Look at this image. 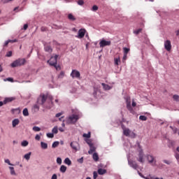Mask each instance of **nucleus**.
<instances>
[{
  "instance_id": "obj_1",
  "label": "nucleus",
  "mask_w": 179,
  "mask_h": 179,
  "mask_svg": "<svg viewBox=\"0 0 179 179\" xmlns=\"http://www.w3.org/2000/svg\"><path fill=\"white\" fill-rule=\"evenodd\" d=\"M47 101V95L44 94H41L40 96L38 98L37 103L38 104H40L41 106H44L45 108H51L52 107V99H50V102L47 105L44 104Z\"/></svg>"
},
{
  "instance_id": "obj_2",
  "label": "nucleus",
  "mask_w": 179,
  "mask_h": 179,
  "mask_svg": "<svg viewBox=\"0 0 179 179\" xmlns=\"http://www.w3.org/2000/svg\"><path fill=\"white\" fill-rule=\"evenodd\" d=\"M79 120V115L73 114L66 118V123L68 125H73L78 122Z\"/></svg>"
},
{
  "instance_id": "obj_3",
  "label": "nucleus",
  "mask_w": 179,
  "mask_h": 179,
  "mask_svg": "<svg viewBox=\"0 0 179 179\" xmlns=\"http://www.w3.org/2000/svg\"><path fill=\"white\" fill-rule=\"evenodd\" d=\"M122 129H123L124 136H131V138H135L136 136L135 133L131 131V130L129 128L125 127L124 124H122Z\"/></svg>"
},
{
  "instance_id": "obj_4",
  "label": "nucleus",
  "mask_w": 179,
  "mask_h": 179,
  "mask_svg": "<svg viewBox=\"0 0 179 179\" xmlns=\"http://www.w3.org/2000/svg\"><path fill=\"white\" fill-rule=\"evenodd\" d=\"M48 64L51 66H55V65L58 64V55H56L55 56L50 57V60L48 61Z\"/></svg>"
},
{
  "instance_id": "obj_5",
  "label": "nucleus",
  "mask_w": 179,
  "mask_h": 179,
  "mask_svg": "<svg viewBox=\"0 0 179 179\" xmlns=\"http://www.w3.org/2000/svg\"><path fill=\"white\" fill-rule=\"evenodd\" d=\"M23 65V59H18L10 64L11 68H17V66H22Z\"/></svg>"
},
{
  "instance_id": "obj_6",
  "label": "nucleus",
  "mask_w": 179,
  "mask_h": 179,
  "mask_svg": "<svg viewBox=\"0 0 179 179\" xmlns=\"http://www.w3.org/2000/svg\"><path fill=\"white\" fill-rule=\"evenodd\" d=\"M137 160L139 162V163H141L143 164L145 163V154H143V150H141L139 151Z\"/></svg>"
},
{
  "instance_id": "obj_7",
  "label": "nucleus",
  "mask_w": 179,
  "mask_h": 179,
  "mask_svg": "<svg viewBox=\"0 0 179 179\" xmlns=\"http://www.w3.org/2000/svg\"><path fill=\"white\" fill-rule=\"evenodd\" d=\"M146 159L150 164H152V166H156V158H155L153 155H147Z\"/></svg>"
},
{
  "instance_id": "obj_8",
  "label": "nucleus",
  "mask_w": 179,
  "mask_h": 179,
  "mask_svg": "<svg viewBox=\"0 0 179 179\" xmlns=\"http://www.w3.org/2000/svg\"><path fill=\"white\" fill-rule=\"evenodd\" d=\"M70 76L73 79H75L76 78L77 79H80V72L78 70H72Z\"/></svg>"
},
{
  "instance_id": "obj_9",
  "label": "nucleus",
  "mask_w": 179,
  "mask_h": 179,
  "mask_svg": "<svg viewBox=\"0 0 179 179\" xmlns=\"http://www.w3.org/2000/svg\"><path fill=\"white\" fill-rule=\"evenodd\" d=\"M99 45L101 48H103V47H106L107 45H111V41H106L104 39L101 40L100 42H99Z\"/></svg>"
},
{
  "instance_id": "obj_10",
  "label": "nucleus",
  "mask_w": 179,
  "mask_h": 179,
  "mask_svg": "<svg viewBox=\"0 0 179 179\" xmlns=\"http://www.w3.org/2000/svg\"><path fill=\"white\" fill-rule=\"evenodd\" d=\"M164 48L166 51H171V41L167 40L164 42Z\"/></svg>"
},
{
  "instance_id": "obj_11",
  "label": "nucleus",
  "mask_w": 179,
  "mask_h": 179,
  "mask_svg": "<svg viewBox=\"0 0 179 179\" xmlns=\"http://www.w3.org/2000/svg\"><path fill=\"white\" fill-rule=\"evenodd\" d=\"M86 34V29H80L78 31V35L76 36L78 38H83L85 37V35Z\"/></svg>"
},
{
  "instance_id": "obj_12",
  "label": "nucleus",
  "mask_w": 179,
  "mask_h": 179,
  "mask_svg": "<svg viewBox=\"0 0 179 179\" xmlns=\"http://www.w3.org/2000/svg\"><path fill=\"white\" fill-rule=\"evenodd\" d=\"M128 163H129V166L134 169V170H136L138 169V164H136V162L131 160H129Z\"/></svg>"
},
{
  "instance_id": "obj_13",
  "label": "nucleus",
  "mask_w": 179,
  "mask_h": 179,
  "mask_svg": "<svg viewBox=\"0 0 179 179\" xmlns=\"http://www.w3.org/2000/svg\"><path fill=\"white\" fill-rule=\"evenodd\" d=\"M71 148L73 149V150H78V146H79V143L76 141L71 142L70 144Z\"/></svg>"
},
{
  "instance_id": "obj_14",
  "label": "nucleus",
  "mask_w": 179,
  "mask_h": 179,
  "mask_svg": "<svg viewBox=\"0 0 179 179\" xmlns=\"http://www.w3.org/2000/svg\"><path fill=\"white\" fill-rule=\"evenodd\" d=\"M96 152V147H94V145L92 144L90 146V150L88 151L89 155H93Z\"/></svg>"
},
{
  "instance_id": "obj_15",
  "label": "nucleus",
  "mask_w": 179,
  "mask_h": 179,
  "mask_svg": "<svg viewBox=\"0 0 179 179\" xmlns=\"http://www.w3.org/2000/svg\"><path fill=\"white\" fill-rule=\"evenodd\" d=\"M115 65H120L121 64V57L120 55L114 58Z\"/></svg>"
},
{
  "instance_id": "obj_16",
  "label": "nucleus",
  "mask_w": 179,
  "mask_h": 179,
  "mask_svg": "<svg viewBox=\"0 0 179 179\" xmlns=\"http://www.w3.org/2000/svg\"><path fill=\"white\" fill-rule=\"evenodd\" d=\"M45 51H46V52H52V48H51V46L50 45H45Z\"/></svg>"
},
{
  "instance_id": "obj_17",
  "label": "nucleus",
  "mask_w": 179,
  "mask_h": 179,
  "mask_svg": "<svg viewBox=\"0 0 179 179\" xmlns=\"http://www.w3.org/2000/svg\"><path fill=\"white\" fill-rule=\"evenodd\" d=\"M106 173H107V170L106 169H98V174H99V176H103V174H106Z\"/></svg>"
},
{
  "instance_id": "obj_18",
  "label": "nucleus",
  "mask_w": 179,
  "mask_h": 179,
  "mask_svg": "<svg viewBox=\"0 0 179 179\" xmlns=\"http://www.w3.org/2000/svg\"><path fill=\"white\" fill-rule=\"evenodd\" d=\"M101 85L103 86L104 90H110V89H111L110 85H108L104 83H102Z\"/></svg>"
},
{
  "instance_id": "obj_19",
  "label": "nucleus",
  "mask_w": 179,
  "mask_h": 179,
  "mask_svg": "<svg viewBox=\"0 0 179 179\" xmlns=\"http://www.w3.org/2000/svg\"><path fill=\"white\" fill-rule=\"evenodd\" d=\"M19 122H20V121L17 119L13 120L12 122L13 127L15 128V127H16V125H19Z\"/></svg>"
},
{
  "instance_id": "obj_20",
  "label": "nucleus",
  "mask_w": 179,
  "mask_h": 179,
  "mask_svg": "<svg viewBox=\"0 0 179 179\" xmlns=\"http://www.w3.org/2000/svg\"><path fill=\"white\" fill-rule=\"evenodd\" d=\"M92 158L94 162H99V154H97V152H94L92 155Z\"/></svg>"
},
{
  "instance_id": "obj_21",
  "label": "nucleus",
  "mask_w": 179,
  "mask_h": 179,
  "mask_svg": "<svg viewBox=\"0 0 179 179\" xmlns=\"http://www.w3.org/2000/svg\"><path fill=\"white\" fill-rule=\"evenodd\" d=\"M127 110H129V111H130L131 113H132V106H131V101H128L127 102Z\"/></svg>"
},
{
  "instance_id": "obj_22",
  "label": "nucleus",
  "mask_w": 179,
  "mask_h": 179,
  "mask_svg": "<svg viewBox=\"0 0 179 179\" xmlns=\"http://www.w3.org/2000/svg\"><path fill=\"white\" fill-rule=\"evenodd\" d=\"M176 145V142L171 140H169L168 141V146L169 148H173Z\"/></svg>"
},
{
  "instance_id": "obj_23",
  "label": "nucleus",
  "mask_w": 179,
  "mask_h": 179,
  "mask_svg": "<svg viewBox=\"0 0 179 179\" xmlns=\"http://www.w3.org/2000/svg\"><path fill=\"white\" fill-rule=\"evenodd\" d=\"M64 163H65V164H67L68 166H71L72 164V161H71V159L67 157L64 159Z\"/></svg>"
},
{
  "instance_id": "obj_24",
  "label": "nucleus",
  "mask_w": 179,
  "mask_h": 179,
  "mask_svg": "<svg viewBox=\"0 0 179 179\" xmlns=\"http://www.w3.org/2000/svg\"><path fill=\"white\" fill-rule=\"evenodd\" d=\"M68 19L69 20H71L72 22L76 20V18L75 17V16H73V15H72L71 13L68 15Z\"/></svg>"
},
{
  "instance_id": "obj_25",
  "label": "nucleus",
  "mask_w": 179,
  "mask_h": 179,
  "mask_svg": "<svg viewBox=\"0 0 179 179\" xmlns=\"http://www.w3.org/2000/svg\"><path fill=\"white\" fill-rule=\"evenodd\" d=\"M11 113H13V114H16V115L20 114V109L19 108L12 109Z\"/></svg>"
},
{
  "instance_id": "obj_26",
  "label": "nucleus",
  "mask_w": 179,
  "mask_h": 179,
  "mask_svg": "<svg viewBox=\"0 0 179 179\" xmlns=\"http://www.w3.org/2000/svg\"><path fill=\"white\" fill-rule=\"evenodd\" d=\"M59 171L61 173H65L66 171V166H65L64 165H62L60 166Z\"/></svg>"
},
{
  "instance_id": "obj_27",
  "label": "nucleus",
  "mask_w": 179,
  "mask_h": 179,
  "mask_svg": "<svg viewBox=\"0 0 179 179\" xmlns=\"http://www.w3.org/2000/svg\"><path fill=\"white\" fill-rule=\"evenodd\" d=\"M16 41H17L16 39H14V40H8V41H6L5 42L4 45L6 46V45H8L9 44V43H16Z\"/></svg>"
},
{
  "instance_id": "obj_28",
  "label": "nucleus",
  "mask_w": 179,
  "mask_h": 179,
  "mask_svg": "<svg viewBox=\"0 0 179 179\" xmlns=\"http://www.w3.org/2000/svg\"><path fill=\"white\" fill-rule=\"evenodd\" d=\"M9 169H10L11 176H16V172H15V168L12 166H9Z\"/></svg>"
},
{
  "instance_id": "obj_29",
  "label": "nucleus",
  "mask_w": 179,
  "mask_h": 179,
  "mask_svg": "<svg viewBox=\"0 0 179 179\" xmlns=\"http://www.w3.org/2000/svg\"><path fill=\"white\" fill-rule=\"evenodd\" d=\"M41 146L42 148V149H48V144L44 143V142H41Z\"/></svg>"
},
{
  "instance_id": "obj_30",
  "label": "nucleus",
  "mask_w": 179,
  "mask_h": 179,
  "mask_svg": "<svg viewBox=\"0 0 179 179\" xmlns=\"http://www.w3.org/2000/svg\"><path fill=\"white\" fill-rule=\"evenodd\" d=\"M10 101H13V98H6L3 103L4 104H6V103H10Z\"/></svg>"
},
{
  "instance_id": "obj_31",
  "label": "nucleus",
  "mask_w": 179,
  "mask_h": 179,
  "mask_svg": "<svg viewBox=\"0 0 179 179\" xmlns=\"http://www.w3.org/2000/svg\"><path fill=\"white\" fill-rule=\"evenodd\" d=\"M30 156H31V152H29V153L24 155V157L26 159V160H29Z\"/></svg>"
},
{
  "instance_id": "obj_32",
  "label": "nucleus",
  "mask_w": 179,
  "mask_h": 179,
  "mask_svg": "<svg viewBox=\"0 0 179 179\" xmlns=\"http://www.w3.org/2000/svg\"><path fill=\"white\" fill-rule=\"evenodd\" d=\"M23 115H24V117L29 116V110H27V108H24L23 110Z\"/></svg>"
},
{
  "instance_id": "obj_33",
  "label": "nucleus",
  "mask_w": 179,
  "mask_h": 179,
  "mask_svg": "<svg viewBox=\"0 0 179 179\" xmlns=\"http://www.w3.org/2000/svg\"><path fill=\"white\" fill-rule=\"evenodd\" d=\"M59 145V141H55L52 145V148H57V146Z\"/></svg>"
},
{
  "instance_id": "obj_34",
  "label": "nucleus",
  "mask_w": 179,
  "mask_h": 179,
  "mask_svg": "<svg viewBox=\"0 0 179 179\" xmlns=\"http://www.w3.org/2000/svg\"><path fill=\"white\" fill-rule=\"evenodd\" d=\"M32 129L35 132H39V131H41V129L38 127H36V126H34Z\"/></svg>"
},
{
  "instance_id": "obj_35",
  "label": "nucleus",
  "mask_w": 179,
  "mask_h": 179,
  "mask_svg": "<svg viewBox=\"0 0 179 179\" xmlns=\"http://www.w3.org/2000/svg\"><path fill=\"white\" fill-rule=\"evenodd\" d=\"M123 51L124 55H128V52H129L130 50L129 48H123Z\"/></svg>"
},
{
  "instance_id": "obj_36",
  "label": "nucleus",
  "mask_w": 179,
  "mask_h": 179,
  "mask_svg": "<svg viewBox=\"0 0 179 179\" xmlns=\"http://www.w3.org/2000/svg\"><path fill=\"white\" fill-rule=\"evenodd\" d=\"M139 120H141V121H146V120H148V117L145 115H141L139 117Z\"/></svg>"
},
{
  "instance_id": "obj_37",
  "label": "nucleus",
  "mask_w": 179,
  "mask_h": 179,
  "mask_svg": "<svg viewBox=\"0 0 179 179\" xmlns=\"http://www.w3.org/2000/svg\"><path fill=\"white\" fill-rule=\"evenodd\" d=\"M83 138H90V136H91V133H90V132H88V134H83Z\"/></svg>"
},
{
  "instance_id": "obj_38",
  "label": "nucleus",
  "mask_w": 179,
  "mask_h": 179,
  "mask_svg": "<svg viewBox=\"0 0 179 179\" xmlns=\"http://www.w3.org/2000/svg\"><path fill=\"white\" fill-rule=\"evenodd\" d=\"M52 134H58V127H55L52 130Z\"/></svg>"
},
{
  "instance_id": "obj_39",
  "label": "nucleus",
  "mask_w": 179,
  "mask_h": 179,
  "mask_svg": "<svg viewBox=\"0 0 179 179\" xmlns=\"http://www.w3.org/2000/svg\"><path fill=\"white\" fill-rule=\"evenodd\" d=\"M57 164H59V165L62 164V159H61V157H57Z\"/></svg>"
},
{
  "instance_id": "obj_40",
  "label": "nucleus",
  "mask_w": 179,
  "mask_h": 179,
  "mask_svg": "<svg viewBox=\"0 0 179 179\" xmlns=\"http://www.w3.org/2000/svg\"><path fill=\"white\" fill-rule=\"evenodd\" d=\"M173 99L175 100V101H179V96L177 94L173 95Z\"/></svg>"
},
{
  "instance_id": "obj_41",
  "label": "nucleus",
  "mask_w": 179,
  "mask_h": 179,
  "mask_svg": "<svg viewBox=\"0 0 179 179\" xmlns=\"http://www.w3.org/2000/svg\"><path fill=\"white\" fill-rule=\"evenodd\" d=\"M47 136L48 138H54V133H48Z\"/></svg>"
},
{
  "instance_id": "obj_42",
  "label": "nucleus",
  "mask_w": 179,
  "mask_h": 179,
  "mask_svg": "<svg viewBox=\"0 0 179 179\" xmlns=\"http://www.w3.org/2000/svg\"><path fill=\"white\" fill-rule=\"evenodd\" d=\"M4 162L5 163H7V164H8L9 166H13V164L10 163V161L8 159H5Z\"/></svg>"
},
{
  "instance_id": "obj_43",
  "label": "nucleus",
  "mask_w": 179,
  "mask_h": 179,
  "mask_svg": "<svg viewBox=\"0 0 179 179\" xmlns=\"http://www.w3.org/2000/svg\"><path fill=\"white\" fill-rule=\"evenodd\" d=\"M99 10V7L97 6H93L92 10H94V12H96V10Z\"/></svg>"
},
{
  "instance_id": "obj_44",
  "label": "nucleus",
  "mask_w": 179,
  "mask_h": 179,
  "mask_svg": "<svg viewBox=\"0 0 179 179\" xmlns=\"http://www.w3.org/2000/svg\"><path fill=\"white\" fill-rule=\"evenodd\" d=\"M64 75H65V73L64 71H61L59 75V78H64Z\"/></svg>"
},
{
  "instance_id": "obj_45",
  "label": "nucleus",
  "mask_w": 179,
  "mask_h": 179,
  "mask_svg": "<svg viewBox=\"0 0 179 179\" xmlns=\"http://www.w3.org/2000/svg\"><path fill=\"white\" fill-rule=\"evenodd\" d=\"M63 114H64V112L57 113L55 117H56V118H59V117H61V115H62Z\"/></svg>"
},
{
  "instance_id": "obj_46",
  "label": "nucleus",
  "mask_w": 179,
  "mask_h": 179,
  "mask_svg": "<svg viewBox=\"0 0 179 179\" xmlns=\"http://www.w3.org/2000/svg\"><path fill=\"white\" fill-rule=\"evenodd\" d=\"M142 31V29H138L136 31H134V34H139Z\"/></svg>"
},
{
  "instance_id": "obj_47",
  "label": "nucleus",
  "mask_w": 179,
  "mask_h": 179,
  "mask_svg": "<svg viewBox=\"0 0 179 179\" xmlns=\"http://www.w3.org/2000/svg\"><path fill=\"white\" fill-rule=\"evenodd\" d=\"M39 109H40V108L38 106V105H34V111H38Z\"/></svg>"
},
{
  "instance_id": "obj_48",
  "label": "nucleus",
  "mask_w": 179,
  "mask_h": 179,
  "mask_svg": "<svg viewBox=\"0 0 179 179\" xmlns=\"http://www.w3.org/2000/svg\"><path fill=\"white\" fill-rule=\"evenodd\" d=\"M78 5L82 6L85 3V1H83V0H78Z\"/></svg>"
},
{
  "instance_id": "obj_49",
  "label": "nucleus",
  "mask_w": 179,
  "mask_h": 179,
  "mask_svg": "<svg viewBox=\"0 0 179 179\" xmlns=\"http://www.w3.org/2000/svg\"><path fill=\"white\" fill-rule=\"evenodd\" d=\"M93 177H94V179L97 178V177H98L97 172H96V171L93 172Z\"/></svg>"
},
{
  "instance_id": "obj_50",
  "label": "nucleus",
  "mask_w": 179,
  "mask_h": 179,
  "mask_svg": "<svg viewBox=\"0 0 179 179\" xmlns=\"http://www.w3.org/2000/svg\"><path fill=\"white\" fill-rule=\"evenodd\" d=\"M53 66L55 68L56 71H60L61 70V66H57V64H55V66Z\"/></svg>"
},
{
  "instance_id": "obj_51",
  "label": "nucleus",
  "mask_w": 179,
  "mask_h": 179,
  "mask_svg": "<svg viewBox=\"0 0 179 179\" xmlns=\"http://www.w3.org/2000/svg\"><path fill=\"white\" fill-rule=\"evenodd\" d=\"M87 145H89V146H92L93 145V143H92V141L90 140H87Z\"/></svg>"
},
{
  "instance_id": "obj_52",
  "label": "nucleus",
  "mask_w": 179,
  "mask_h": 179,
  "mask_svg": "<svg viewBox=\"0 0 179 179\" xmlns=\"http://www.w3.org/2000/svg\"><path fill=\"white\" fill-rule=\"evenodd\" d=\"M163 162H164V163H165V164H171V162H170L169 160L164 159Z\"/></svg>"
},
{
  "instance_id": "obj_53",
  "label": "nucleus",
  "mask_w": 179,
  "mask_h": 179,
  "mask_svg": "<svg viewBox=\"0 0 179 179\" xmlns=\"http://www.w3.org/2000/svg\"><path fill=\"white\" fill-rule=\"evenodd\" d=\"M78 163H80L82 164V163H83V157H82L81 158L78 159Z\"/></svg>"
},
{
  "instance_id": "obj_54",
  "label": "nucleus",
  "mask_w": 179,
  "mask_h": 179,
  "mask_svg": "<svg viewBox=\"0 0 179 179\" xmlns=\"http://www.w3.org/2000/svg\"><path fill=\"white\" fill-rule=\"evenodd\" d=\"M10 1H13V0H1V2L3 3H8V2H10Z\"/></svg>"
},
{
  "instance_id": "obj_55",
  "label": "nucleus",
  "mask_w": 179,
  "mask_h": 179,
  "mask_svg": "<svg viewBox=\"0 0 179 179\" xmlns=\"http://www.w3.org/2000/svg\"><path fill=\"white\" fill-rule=\"evenodd\" d=\"M12 55V51H9L7 52L6 57H10Z\"/></svg>"
},
{
  "instance_id": "obj_56",
  "label": "nucleus",
  "mask_w": 179,
  "mask_h": 179,
  "mask_svg": "<svg viewBox=\"0 0 179 179\" xmlns=\"http://www.w3.org/2000/svg\"><path fill=\"white\" fill-rule=\"evenodd\" d=\"M27 145H29V142H27V141H23V146H27Z\"/></svg>"
},
{
  "instance_id": "obj_57",
  "label": "nucleus",
  "mask_w": 179,
  "mask_h": 179,
  "mask_svg": "<svg viewBox=\"0 0 179 179\" xmlns=\"http://www.w3.org/2000/svg\"><path fill=\"white\" fill-rule=\"evenodd\" d=\"M35 139H36V141H40V139H41L40 135L37 134V135L35 136Z\"/></svg>"
},
{
  "instance_id": "obj_58",
  "label": "nucleus",
  "mask_w": 179,
  "mask_h": 179,
  "mask_svg": "<svg viewBox=\"0 0 179 179\" xmlns=\"http://www.w3.org/2000/svg\"><path fill=\"white\" fill-rule=\"evenodd\" d=\"M58 178V177L57 176V174H53L52 175V178H51V179H57Z\"/></svg>"
},
{
  "instance_id": "obj_59",
  "label": "nucleus",
  "mask_w": 179,
  "mask_h": 179,
  "mask_svg": "<svg viewBox=\"0 0 179 179\" xmlns=\"http://www.w3.org/2000/svg\"><path fill=\"white\" fill-rule=\"evenodd\" d=\"M27 27H29V25L27 24H24L23 29L27 30Z\"/></svg>"
},
{
  "instance_id": "obj_60",
  "label": "nucleus",
  "mask_w": 179,
  "mask_h": 179,
  "mask_svg": "<svg viewBox=\"0 0 179 179\" xmlns=\"http://www.w3.org/2000/svg\"><path fill=\"white\" fill-rule=\"evenodd\" d=\"M175 157L178 161L179 160V154L178 153H176L175 154Z\"/></svg>"
},
{
  "instance_id": "obj_61",
  "label": "nucleus",
  "mask_w": 179,
  "mask_h": 179,
  "mask_svg": "<svg viewBox=\"0 0 179 179\" xmlns=\"http://www.w3.org/2000/svg\"><path fill=\"white\" fill-rule=\"evenodd\" d=\"M127 55L124 54V56H123V62H124V61L127 59Z\"/></svg>"
},
{
  "instance_id": "obj_62",
  "label": "nucleus",
  "mask_w": 179,
  "mask_h": 179,
  "mask_svg": "<svg viewBox=\"0 0 179 179\" xmlns=\"http://www.w3.org/2000/svg\"><path fill=\"white\" fill-rule=\"evenodd\" d=\"M7 80H8V82H13V78H7Z\"/></svg>"
},
{
  "instance_id": "obj_63",
  "label": "nucleus",
  "mask_w": 179,
  "mask_h": 179,
  "mask_svg": "<svg viewBox=\"0 0 179 179\" xmlns=\"http://www.w3.org/2000/svg\"><path fill=\"white\" fill-rule=\"evenodd\" d=\"M132 107H136V102L132 101Z\"/></svg>"
},
{
  "instance_id": "obj_64",
  "label": "nucleus",
  "mask_w": 179,
  "mask_h": 179,
  "mask_svg": "<svg viewBox=\"0 0 179 179\" xmlns=\"http://www.w3.org/2000/svg\"><path fill=\"white\" fill-rule=\"evenodd\" d=\"M176 36H179V29L176 31Z\"/></svg>"
}]
</instances>
